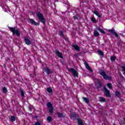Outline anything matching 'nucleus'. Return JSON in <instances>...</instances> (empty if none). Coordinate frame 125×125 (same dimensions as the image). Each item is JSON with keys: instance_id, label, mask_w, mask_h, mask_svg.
<instances>
[{"instance_id": "1", "label": "nucleus", "mask_w": 125, "mask_h": 125, "mask_svg": "<svg viewBox=\"0 0 125 125\" xmlns=\"http://www.w3.org/2000/svg\"><path fill=\"white\" fill-rule=\"evenodd\" d=\"M99 74L103 77L104 80H108V81H111V80H112V77L111 76H107L106 72H105V71L102 69H100L99 70Z\"/></svg>"}, {"instance_id": "2", "label": "nucleus", "mask_w": 125, "mask_h": 125, "mask_svg": "<svg viewBox=\"0 0 125 125\" xmlns=\"http://www.w3.org/2000/svg\"><path fill=\"white\" fill-rule=\"evenodd\" d=\"M36 15L40 22L42 23L43 25H45V19H44V17H43V15L41 13V12H39L36 14Z\"/></svg>"}, {"instance_id": "3", "label": "nucleus", "mask_w": 125, "mask_h": 125, "mask_svg": "<svg viewBox=\"0 0 125 125\" xmlns=\"http://www.w3.org/2000/svg\"><path fill=\"white\" fill-rule=\"evenodd\" d=\"M68 72L72 73V76H73L74 78H79V73H78V71H77L76 69H74V68H70L68 69Z\"/></svg>"}, {"instance_id": "4", "label": "nucleus", "mask_w": 125, "mask_h": 125, "mask_svg": "<svg viewBox=\"0 0 125 125\" xmlns=\"http://www.w3.org/2000/svg\"><path fill=\"white\" fill-rule=\"evenodd\" d=\"M10 31L12 32L13 35H17L18 37H20V32L18 29H15V28L9 27Z\"/></svg>"}, {"instance_id": "5", "label": "nucleus", "mask_w": 125, "mask_h": 125, "mask_svg": "<svg viewBox=\"0 0 125 125\" xmlns=\"http://www.w3.org/2000/svg\"><path fill=\"white\" fill-rule=\"evenodd\" d=\"M47 106L48 108H49L50 115H53V107H52V104H51V103H48L47 104Z\"/></svg>"}, {"instance_id": "6", "label": "nucleus", "mask_w": 125, "mask_h": 125, "mask_svg": "<svg viewBox=\"0 0 125 125\" xmlns=\"http://www.w3.org/2000/svg\"><path fill=\"white\" fill-rule=\"evenodd\" d=\"M104 94L106 97H111V94H110V90H108L105 86L104 87Z\"/></svg>"}, {"instance_id": "7", "label": "nucleus", "mask_w": 125, "mask_h": 125, "mask_svg": "<svg viewBox=\"0 0 125 125\" xmlns=\"http://www.w3.org/2000/svg\"><path fill=\"white\" fill-rule=\"evenodd\" d=\"M108 32L111 33L112 35H114L116 37V38H119V35L116 33V31H115V29L114 28H112L111 29H109Z\"/></svg>"}, {"instance_id": "8", "label": "nucleus", "mask_w": 125, "mask_h": 125, "mask_svg": "<svg viewBox=\"0 0 125 125\" xmlns=\"http://www.w3.org/2000/svg\"><path fill=\"white\" fill-rule=\"evenodd\" d=\"M24 42L26 44H27V45H30V44H32V42H31V40H29V38H28V37H25Z\"/></svg>"}, {"instance_id": "9", "label": "nucleus", "mask_w": 125, "mask_h": 125, "mask_svg": "<svg viewBox=\"0 0 125 125\" xmlns=\"http://www.w3.org/2000/svg\"><path fill=\"white\" fill-rule=\"evenodd\" d=\"M84 65H85L87 70H88L89 71V72H91V73H92V72H93V70H92V69H91V68H90V66H89V65L88 64V63L87 62H84Z\"/></svg>"}, {"instance_id": "10", "label": "nucleus", "mask_w": 125, "mask_h": 125, "mask_svg": "<svg viewBox=\"0 0 125 125\" xmlns=\"http://www.w3.org/2000/svg\"><path fill=\"white\" fill-rule=\"evenodd\" d=\"M29 21L32 25H35V26H39V25H40V23L35 22L33 19H29Z\"/></svg>"}, {"instance_id": "11", "label": "nucleus", "mask_w": 125, "mask_h": 125, "mask_svg": "<svg viewBox=\"0 0 125 125\" xmlns=\"http://www.w3.org/2000/svg\"><path fill=\"white\" fill-rule=\"evenodd\" d=\"M96 86L97 89H100V88H101V87H102V83L100 82H98L96 83Z\"/></svg>"}, {"instance_id": "12", "label": "nucleus", "mask_w": 125, "mask_h": 125, "mask_svg": "<svg viewBox=\"0 0 125 125\" xmlns=\"http://www.w3.org/2000/svg\"><path fill=\"white\" fill-rule=\"evenodd\" d=\"M44 71L47 75H49V74L52 73V71H51V70H50V69H49L48 67H46V68H45Z\"/></svg>"}, {"instance_id": "13", "label": "nucleus", "mask_w": 125, "mask_h": 125, "mask_svg": "<svg viewBox=\"0 0 125 125\" xmlns=\"http://www.w3.org/2000/svg\"><path fill=\"white\" fill-rule=\"evenodd\" d=\"M56 54H57V56H59V57H60V58H63L62 53L59 52V51H57Z\"/></svg>"}, {"instance_id": "14", "label": "nucleus", "mask_w": 125, "mask_h": 125, "mask_svg": "<svg viewBox=\"0 0 125 125\" xmlns=\"http://www.w3.org/2000/svg\"><path fill=\"white\" fill-rule=\"evenodd\" d=\"M97 30H98L99 32H100L101 33H102V34H106V32L104 31V30L101 29L100 27H97Z\"/></svg>"}, {"instance_id": "15", "label": "nucleus", "mask_w": 125, "mask_h": 125, "mask_svg": "<svg viewBox=\"0 0 125 125\" xmlns=\"http://www.w3.org/2000/svg\"><path fill=\"white\" fill-rule=\"evenodd\" d=\"M57 114H58V117H59V118H64V117H65L64 116V114L60 112H58Z\"/></svg>"}, {"instance_id": "16", "label": "nucleus", "mask_w": 125, "mask_h": 125, "mask_svg": "<svg viewBox=\"0 0 125 125\" xmlns=\"http://www.w3.org/2000/svg\"><path fill=\"white\" fill-rule=\"evenodd\" d=\"M93 13H94V14H95L99 18H100L101 17V15H100V14H99L98 13V12H97L96 11H93Z\"/></svg>"}, {"instance_id": "17", "label": "nucleus", "mask_w": 125, "mask_h": 125, "mask_svg": "<svg viewBox=\"0 0 125 125\" xmlns=\"http://www.w3.org/2000/svg\"><path fill=\"white\" fill-rule=\"evenodd\" d=\"M91 20L93 23H97V21H96V19H95L94 17H92L91 18Z\"/></svg>"}, {"instance_id": "18", "label": "nucleus", "mask_w": 125, "mask_h": 125, "mask_svg": "<svg viewBox=\"0 0 125 125\" xmlns=\"http://www.w3.org/2000/svg\"><path fill=\"white\" fill-rule=\"evenodd\" d=\"M73 46L74 48L77 50V51H80V47H79L78 45H74Z\"/></svg>"}, {"instance_id": "19", "label": "nucleus", "mask_w": 125, "mask_h": 125, "mask_svg": "<svg viewBox=\"0 0 125 125\" xmlns=\"http://www.w3.org/2000/svg\"><path fill=\"white\" fill-rule=\"evenodd\" d=\"M70 117L71 118H77V114L75 113H71L70 114Z\"/></svg>"}, {"instance_id": "20", "label": "nucleus", "mask_w": 125, "mask_h": 125, "mask_svg": "<svg viewBox=\"0 0 125 125\" xmlns=\"http://www.w3.org/2000/svg\"><path fill=\"white\" fill-rule=\"evenodd\" d=\"M100 102H106V99L102 97H100Z\"/></svg>"}, {"instance_id": "21", "label": "nucleus", "mask_w": 125, "mask_h": 125, "mask_svg": "<svg viewBox=\"0 0 125 125\" xmlns=\"http://www.w3.org/2000/svg\"><path fill=\"white\" fill-rule=\"evenodd\" d=\"M83 99L84 102H85V103H87V104H88V103H89V100L87 98L83 97Z\"/></svg>"}, {"instance_id": "22", "label": "nucleus", "mask_w": 125, "mask_h": 125, "mask_svg": "<svg viewBox=\"0 0 125 125\" xmlns=\"http://www.w3.org/2000/svg\"><path fill=\"white\" fill-rule=\"evenodd\" d=\"M47 92H49V93H52L53 92V90L50 87H48L46 89Z\"/></svg>"}, {"instance_id": "23", "label": "nucleus", "mask_w": 125, "mask_h": 125, "mask_svg": "<svg viewBox=\"0 0 125 125\" xmlns=\"http://www.w3.org/2000/svg\"><path fill=\"white\" fill-rule=\"evenodd\" d=\"M94 37H98V36H99V33L97 31L95 30L94 32Z\"/></svg>"}, {"instance_id": "24", "label": "nucleus", "mask_w": 125, "mask_h": 125, "mask_svg": "<svg viewBox=\"0 0 125 125\" xmlns=\"http://www.w3.org/2000/svg\"><path fill=\"white\" fill-rule=\"evenodd\" d=\"M47 121L49 122V123H51L52 121V117H51V116H48L47 118Z\"/></svg>"}, {"instance_id": "25", "label": "nucleus", "mask_w": 125, "mask_h": 125, "mask_svg": "<svg viewBox=\"0 0 125 125\" xmlns=\"http://www.w3.org/2000/svg\"><path fill=\"white\" fill-rule=\"evenodd\" d=\"M116 58H117L115 56L111 57L110 60H111V62H114V61H115V60H116Z\"/></svg>"}, {"instance_id": "26", "label": "nucleus", "mask_w": 125, "mask_h": 125, "mask_svg": "<svg viewBox=\"0 0 125 125\" xmlns=\"http://www.w3.org/2000/svg\"><path fill=\"white\" fill-rule=\"evenodd\" d=\"M98 53L99 54H100L101 56H104V53H103V52H102V51H101V50H99L98 51Z\"/></svg>"}, {"instance_id": "27", "label": "nucleus", "mask_w": 125, "mask_h": 125, "mask_svg": "<svg viewBox=\"0 0 125 125\" xmlns=\"http://www.w3.org/2000/svg\"><path fill=\"white\" fill-rule=\"evenodd\" d=\"M20 91L21 93V95L22 97H24L25 96L24 94V91L22 89H20Z\"/></svg>"}, {"instance_id": "28", "label": "nucleus", "mask_w": 125, "mask_h": 125, "mask_svg": "<svg viewBox=\"0 0 125 125\" xmlns=\"http://www.w3.org/2000/svg\"><path fill=\"white\" fill-rule=\"evenodd\" d=\"M107 85L108 87H109V88H110V89H112V88H113V87H112V83H108L107 84Z\"/></svg>"}, {"instance_id": "29", "label": "nucleus", "mask_w": 125, "mask_h": 125, "mask_svg": "<svg viewBox=\"0 0 125 125\" xmlns=\"http://www.w3.org/2000/svg\"><path fill=\"white\" fill-rule=\"evenodd\" d=\"M2 91L4 93H6V92H7V89H6V87H3L2 88Z\"/></svg>"}, {"instance_id": "30", "label": "nucleus", "mask_w": 125, "mask_h": 125, "mask_svg": "<svg viewBox=\"0 0 125 125\" xmlns=\"http://www.w3.org/2000/svg\"><path fill=\"white\" fill-rule=\"evenodd\" d=\"M60 33L61 34V36H62V38L64 37V31L62 30H60Z\"/></svg>"}, {"instance_id": "31", "label": "nucleus", "mask_w": 125, "mask_h": 125, "mask_svg": "<svg viewBox=\"0 0 125 125\" xmlns=\"http://www.w3.org/2000/svg\"><path fill=\"white\" fill-rule=\"evenodd\" d=\"M15 116H12L11 117V120L12 121V122H15Z\"/></svg>"}, {"instance_id": "32", "label": "nucleus", "mask_w": 125, "mask_h": 125, "mask_svg": "<svg viewBox=\"0 0 125 125\" xmlns=\"http://www.w3.org/2000/svg\"><path fill=\"white\" fill-rule=\"evenodd\" d=\"M115 95L116 96H117L118 97H119V96H120V92L117 91L115 93Z\"/></svg>"}, {"instance_id": "33", "label": "nucleus", "mask_w": 125, "mask_h": 125, "mask_svg": "<svg viewBox=\"0 0 125 125\" xmlns=\"http://www.w3.org/2000/svg\"><path fill=\"white\" fill-rule=\"evenodd\" d=\"M35 125H41V122L38 121L35 124Z\"/></svg>"}, {"instance_id": "34", "label": "nucleus", "mask_w": 125, "mask_h": 125, "mask_svg": "<svg viewBox=\"0 0 125 125\" xmlns=\"http://www.w3.org/2000/svg\"><path fill=\"white\" fill-rule=\"evenodd\" d=\"M73 18H74V20H79V18H78L77 17L74 16Z\"/></svg>"}, {"instance_id": "35", "label": "nucleus", "mask_w": 125, "mask_h": 125, "mask_svg": "<svg viewBox=\"0 0 125 125\" xmlns=\"http://www.w3.org/2000/svg\"><path fill=\"white\" fill-rule=\"evenodd\" d=\"M63 38L64 40H65V41H68V38H66L65 37H63Z\"/></svg>"}, {"instance_id": "36", "label": "nucleus", "mask_w": 125, "mask_h": 125, "mask_svg": "<svg viewBox=\"0 0 125 125\" xmlns=\"http://www.w3.org/2000/svg\"><path fill=\"white\" fill-rule=\"evenodd\" d=\"M8 60H9V58H8Z\"/></svg>"}, {"instance_id": "37", "label": "nucleus", "mask_w": 125, "mask_h": 125, "mask_svg": "<svg viewBox=\"0 0 125 125\" xmlns=\"http://www.w3.org/2000/svg\"><path fill=\"white\" fill-rule=\"evenodd\" d=\"M113 125H115V124H114Z\"/></svg>"}]
</instances>
